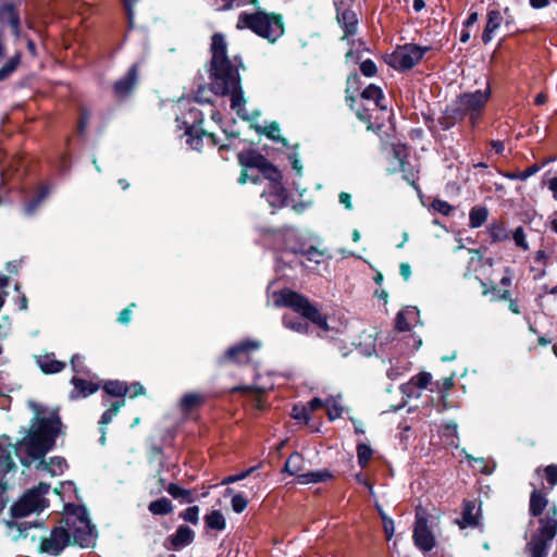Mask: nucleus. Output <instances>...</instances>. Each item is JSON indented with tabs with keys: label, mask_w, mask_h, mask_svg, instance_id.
Instances as JSON below:
<instances>
[{
	"label": "nucleus",
	"mask_w": 557,
	"mask_h": 557,
	"mask_svg": "<svg viewBox=\"0 0 557 557\" xmlns=\"http://www.w3.org/2000/svg\"><path fill=\"white\" fill-rule=\"evenodd\" d=\"M432 207L437 212L443 215H449L453 211V206H450L447 201L436 199L432 202Z\"/></svg>",
	"instance_id": "obj_57"
},
{
	"label": "nucleus",
	"mask_w": 557,
	"mask_h": 557,
	"mask_svg": "<svg viewBox=\"0 0 557 557\" xmlns=\"http://www.w3.org/2000/svg\"><path fill=\"white\" fill-rule=\"evenodd\" d=\"M137 81V64H133L126 75L114 85L115 95L120 98L127 96L134 88Z\"/></svg>",
	"instance_id": "obj_20"
},
{
	"label": "nucleus",
	"mask_w": 557,
	"mask_h": 557,
	"mask_svg": "<svg viewBox=\"0 0 557 557\" xmlns=\"http://www.w3.org/2000/svg\"><path fill=\"white\" fill-rule=\"evenodd\" d=\"M332 478V473L326 470L309 471L306 473L298 474L297 482L299 484L319 483L324 482Z\"/></svg>",
	"instance_id": "obj_31"
},
{
	"label": "nucleus",
	"mask_w": 557,
	"mask_h": 557,
	"mask_svg": "<svg viewBox=\"0 0 557 557\" xmlns=\"http://www.w3.org/2000/svg\"><path fill=\"white\" fill-rule=\"evenodd\" d=\"M338 200L347 210H352V202H351L350 194L342 191L338 195Z\"/></svg>",
	"instance_id": "obj_63"
},
{
	"label": "nucleus",
	"mask_w": 557,
	"mask_h": 557,
	"mask_svg": "<svg viewBox=\"0 0 557 557\" xmlns=\"http://www.w3.org/2000/svg\"><path fill=\"white\" fill-rule=\"evenodd\" d=\"M175 123L177 128L184 129L181 136H187L188 139H201L203 135L200 128L202 113L198 109H189L188 112L184 113L182 116H177Z\"/></svg>",
	"instance_id": "obj_12"
},
{
	"label": "nucleus",
	"mask_w": 557,
	"mask_h": 557,
	"mask_svg": "<svg viewBox=\"0 0 557 557\" xmlns=\"http://www.w3.org/2000/svg\"><path fill=\"white\" fill-rule=\"evenodd\" d=\"M237 28H248L270 42H275L284 34L282 16L260 9L253 13L242 12L237 20Z\"/></svg>",
	"instance_id": "obj_4"
},
{
	"label": "nucleus",
	"mask_w": 557,
	"mask_h": 557,
	"mask_svg": "<svg viewBox=\"0 0 557 557\" xmlns=\"http://www.w3.org/2000/svg\"><path fill=\"white\" fill-rule=\"evenodd\" d=\"M39 460L37 469L47 471L54 476L61 475L67 467L65 459L62 457H52L49 461H45L42 458Z\"/></svg>",
	"instance_id": "obj_26"
},
{
	"label": "nucleus",
	"mask_w": 557,
	"mask_h": 557,
	"mask_svg": "<svg viewBox=\"0 0 557 557\" xmlns=\"http://www.w3.org/2000/svg\"><path fill=\"white\" fill-rule=\"evenodd\" d=\"M300 255L304 256L307 261L320 264L324 253L313 246L308 248L305 246Z\"/></svg>",
	"instance_id": "obj_50"
},
{
	"label": "nucleus",
	"mask_w": 557,
	"mask_h": 557,
	"mask_svg": "<svg viewBox=\"0 0 557 557\" xmlns=\"http://www.w3.org/2000/svg\"><path fill=\"white\" fill-rule=\"evenodd\" d=\"M283 324L285 327L298 333H306L308 330V323L304 319L290 314L283 317Z\"/></svg>",
	"instance_id": "obj_41"
},
{
	"label": "nucleus",
	"mask_w": 557,
	"mask_h": 557,
	"mask_svg": "<svg viewBox=\"0 0 557 557\" xmlns=\"http://www.w3.org/2000/svg\"><path fill=\"white\" fill-rule=\"evenodd\" d=\"M338 22L344 30V39L348 40V44H354L349 38L357 34L358 17L352 10H344L338 16Z\"/></svg>",
	"instance_id": "obj_19"
},
{
	"label": "nucleus",
	"mask_w": 557,
	"mask_h": 557,
	"mask_svg": "<svg viewBox=\"0 0 557 557\" xmlns=\"http://www.w3.org/2000/svg\"><path fill=\"white\" fill-rule=\"evenodd\" d=\"M460 529L476 528L480 524V507L474 502L465 500L462 515L456 520Z\"/></svg>",
	"instance_id": "obj_18"
},
{
	"label": "nucleus",
	"mask_w": 557,
	"mask_h": 557,
	"mask_svg": "<svg viewBox=\"0 0 557 557\" xmlns=\"http://www.w3.org/2000/svg\"><path fill=\"white\" fill-rule=\"evenodd\" d=\"M128 388L124 382L121 381H108L103 385V398L102 404L107 406L110 401V397H114L115 400L124 399Z\"/></svg>",
	"instance_id": "obj_22"
},
{
	"label": "nucleus",
	"mask_w": 557,
	"mask_h": 557,
	"mask_svg": "<svg viewBox=\"0 0 557 557\" xmlns=\"http://www.w3.org/2000/svg\"><path fill=\"white\" fill-rule=\"evenodd\" d=\"M487 232L493 243L505 242L509 238V233L504 222H493L488 225Z\"/></svg>",
	"instance_id": "obj_35"
},
{
	"label": "nucleus",
	"mask_w": 557,
	"mask_h": 557,
	"mask_svg": "<svg viewBox=\"0 0 557 557\" xmlns=\"http://www.w3.org/2000/svg\"><path fill=\"white\" fill-rule=\"evenodd\" d=\"M432 380V375L429 372H421L418 375L413 376L411 382L418 386L419 388H425Z\"/></svg>",
	"instance_id": "obj_55"
},
{
	"label": "nucleus",
	"mask_w": 557,
	"mask_h": 557,
	"mask_svg": "<svg viewBox=\"0 0 557 557\" xmlns=\"http://www.w3.org/2000/svg\"><path fill=\"white\" fill-rule=\"evenodd\" d=\"M71 535L62 527L54 528L48 539L41 542V550L50 555H59L70 543Z\"/></svg>",
	"instance_id": "obj_14"
},
{
	"label": "nucleus",
	"mask_w": 557,
	"mask_h": 557,
	"mask_svg": "<svg viewBox=\"0 0 557 557\" xmlns=\"http://www.w3.org/2000/svg\"><path fill=\"white\" fill-rule=\"evenodd\" d=\"M414 545L422 552L428 553L435 546V537L428 527V519L424 510L418 508L413 529Z\"/></svg>",
	"instance_id": "obj_11"
},
{
	"label": "nucleus",
	"mask_w": 557,
	"mask_h": 557,
	"mask_svg": "<svg viewBox=\"0 0 557 557\" xmlns=\"http://www.w3.org/2000/svg\"><path fill=\"white\" fill-rule=\"evenodd\" d=\"M430 47H422L416 44L399 46L387 57V64L395 70L408 71L418 64Z\"/></svg>",
	"instance_id": "obj_9"
},
{
	"label": "nucleus",
	"mask_w": 557,
	"mask_h": 557,
	"mask_svg": "<svg viewBox=\"0 0 557 557\" xmlns=\"http://www.w3.org/2000/svg\"><path fill=\"white\" fill-rule=\"evenodd\" d=\"M490 97L488 86L484 90L462 94L456 100V109L460 114L468 115L474 124L481 117Z\"/></svg>",
	"instance_id": "obj_8"
},
{
	"label": "nucleus",
	"mask_w": 557,
	"mask_h": 557,
	"mask_svg": "<svg viewBox=\"0 0 557 557\" xmlns=\"http://www.w3.org/2000/svg\"><path fill=\"white\" fill-rule=\"evenodd\" d=\"M124 403H125L124 399L114 400L112 403H109L107 405V406H109V408L102 413V416L99 420L100 426L104 428V425L110 423L112 421L113 417H115L117 414L120 408L124 405Z\"/></svg>",
	"instance_id": "obj_42"
},
{
	"label": "nucleus",
	"mask_w": 557,
	"mask_h": 557,
	"mask_svg": "<svg viewBox=\"0 0 557 557\" xmlns=\"http://www.w3.org/2000/svg\"><path fill=\"white\" fill-rule=\"evenodd\" d=\"M503 23V15L498 10H490L487 12V21L482 34V41L486 45L492 41L495 32Z\"/></svg>",
	"instance_id": "obj_23"
},
{
	"label": "nucleus",
	"mask_w": 557,
	"mask_h": 557,
	"mask_svg": "<svg viewBox=\"0 0 557 557\" xmlns=\"http://www.w3.org/2000/svg\"><path fill=\"white\" fill-rule=\"evenodd\" d=\"M488 216V210L483 206H475L469 212V226L471 228H478L482 226Z\"/></svg>",
	"instance_id": "obj_33"
},
{
	"label": "nucleus",
	"mask_w": 557,
	"mask_h": 557,
	"mask_svg": "<svg viewBox=\"0 0 557 557\" xmlns=\"http://www.w3.org/2000/svg\"><path fill=\"white\" fill-rule=\"evenodd\" d=\"M273 301L276 307H288L300 313L302 318L312 321L322 330H327L326 318L320 313L318 308L313 306L308 298L293 292L283 289L273 294Z\"/></svg>",
	"instance_id": "obj_5"
},
{
	"label": "nucleus",
	"mask_w": 557,
	"mask_h": 557,
	"mask_svg": "<svg viewBox=\"0 0 557 557\" xmlns=\"http://www.w3.org/2000/svg\"><path fill=\"white\" fill-rule=\"evenodd\" d=\"M205 400V397L198 393H189L182 397L181 399V408L183 411L188 412L197 407H199Z\"/></svg>",
	"instance_id": "obj_39"
},
{
	"label": "nucleus",
	"mask_w": 557,
	"mask_h": 557,
	"mask_svg": "<svg viewBox=\"0 0 557 557\" xmlns=\"http://www.w3.org/2000/svg\"><path fill=\"white\" fill-rule=\"evenodd\" d=\"M302 469H304L302 456L298 453H293L287 458V460L284 465V471L290 475H296L298 478V474H301Z\"/></svg>",
	"instance_id": "obj_34"
},
{
	"label": "nucleus",
	"mask_w": 557,
	"mask_h": 557,
	"mask_svg": "<svg viewBox=\"0 0 557 557\" xmlns=\"http://www.w3.org/2000/svg\"><path fill=\"white\" fill-rule=\"evenodd\" d=\"M552 540L544 539L539 535H533L528 544V549L532 557H547L549 543Z\"/></svg>",
	"instance_id": "obj_27"
},
{
	"label": "nucleus",
	"mask_w": 557,
	"mask_h": 557,
	"mask_svg": "<svg viewBox=\"0 0 557 557\" xmlns=\"http://www.w3.org/2000/svg\"><path fill=\"white\" fill-rule=\"evenodd\" d=\"M373 455L372 448L367 444H358L357 446V458L358 463L361 468H366Z\"/></svg>",
	"instance_id": "obj_48"
},
{
	"label": "nucleus",
	"mask_w": 557,
	"mask_h": 557,
	"mask_svg": "<svg viewBox=\"0 0 557 557\" xmlns=\"http://www.w3.org/2000/svg\"><path fill=\"white\" fill-rule=\"evenodd\" d=\"M442 437L447 446L458 447L457 424L447 423L442 430Z\"/></svg>",
	"instance_id": "obj_43"
},
{
	"label": "nucleus",
	"mask_w": 557,
	"mask_h": 557,
	"mask_svg": "<svg viewBox=\"0 0 557 557\" xmlns=\"http://www.w3.org/2000/svg\"><path fill=\"white\" fill-rule=\"evenodd\" d=\"M10 24L16 38L21 37V20L14 5L3 4L0 7V61L4 57L5 48L2 41V30L5 24Z\"/></svg>",
	"instance_id": "obj_13"
},
{
	"label": "nucleus",
	"mask_w": 557,
	"mask_h": 557,
	"mask_svg": "<svg viewBox=\"0 0 557 557\" xmlns=\"http://www.w3.org/2000/svg\"><path fill=\"white\" fill-rule=\"evenodd\" d=\"M50 490L47 483H39L38 486L28 490L11 507V513L14 518H23L30 513L40 512L49 506L45 497Z\"/></svg>",
	"instance_id": "obj_7"
},
{
	"label": "nucleus",
	"mask_w": 557,
	"mask_h": 557,
	"mask_svg": "<svg viewBox=\"0 0 557 557\" xmlns=\"http://www.w3.org/2000/svg\"><path fill=\"white\" fill-rule=\"evenodd\" d=\"M360 72L367 77H372L376 73V65L370 59L364 60L360 64Z\"/></svg>",
	"instance_id": "obj_56"
},
{
	"label": "nucleus",
	"mask_w": 557,
	"mask_h": 557,
	"mask_svg": "<svg viewBox=\"0 0 557 557\" xmlns=\"http://www.w3.org/2000/svg\"><path fill=\"white\" fill-rule=\"evenodd\" d=\"M289 160H290L293 170L296 172V174L298 176H301L302 175V164H301L300 160L297 158L296 154H290Z\"/></svg>",
	"instance_id": "obj_64"
},
{
	"label": "nucleus",
	"mask_w": 557,
	"mask_h": 557,
	"mask_svg": "<svg viewBox=\"0 0 557 557\" xmlns=\"http://www.w3.org/2000/svg\"><path fill=\"white\" fill-rule=\"evenodd\" d=\"M50 189L48 186H40L36 196L25 202L23 207V213L27 216H32L36 213L40 205L48 198Z\"/></svg>",
	"instance_id": "obj_25"
},
{
	"label": "nucleus",
	"mask_w": 557,
	"mask_h": 557,
	"mask_svg": "<svg viewBox=\"0 0 557 557\" xmlns=\"http://www.w3.org/2000/svg\"><path fill=\"white\" fill-rule=\"evenodd\" d=\"M71 383L74 385V389L70 394L72 399L87 397L99 389L98 383L81 379L76 375L72 377Z\"/></svg>",
	"instance_id": "obj_21"
},
{
	"label": "nucleus",
	"mask_w": 557,
	"mask_h": 557,
	"mask_svg": "<svg viewBox=\"0 0 557 557\" xmlns=\"http://www.w3.org/2000/svg\"><path fill=\"white\" fill-rule=\"evenodd\" d=\"M135 307H136V305L132 304L127 308L123 309L119 314L117 321L121 324H127L132 319L133 308H135Z\"/></svg>",
	"instance_id": "obj_60"
},
{
	"label": "nucleus",
	"mask_w": 557,
	"mask_h": 557,
	"mask_svg": "<svg viewBox=\"0 0 557 557\" xmlns=\"http://www.w3.org/2000/svg\"><path fill=\"white\" fill-rule=\"evenodd\" d=\"M61 430V420L55 411L38 412L27 435L13 444L10 436H0V488L9 487L4 476L15 472L17 467L13 454L23 466L29 467L37 459L44 458L55 445V438Z\"/></svg>",
	"instance_id": "obj_1"
},
{
	"label": "nucleus",
	"mask_w": 557,
	"mask_h": 557,
	"mask_svg": "<svg viewBox=\"0 0 557 557\" xmlns=\"http://www.w3.org/2000/svg\"><path fill=\"white\" fill-rule=\"evenodd\" d=\"M126 11L128 28L133 29L136 26V12L135 7L138 0H121Z\"/></svg>",
	"instance_id": "obj_49"
},
{
	"label": "nucleus",
	"mask_w": 557,
	"mask_h": 557,
	"mask_svg": "<svg viewBox=\"0 0 557 557\" xmlns=\"http://www.w3.org/2000/svg\"><path fill=\"white\" fill-rule=\"evenodd\" d=\"M383 528L387 540H391L394 535V521L383 516Z\"/></svg>",
	"instance_id": "obj_61"
},
{
	"label": "nucleus",
	"mask_w": 557,
	"mask_h": 557,
	"mask_svg": "<svg viewBox=\"0 0 557 557\" xmlns=\"http://www.w3.org/2000/svg\"><path fill=\"white\" fill-rule=\"evenodd\" d=\"M554 160L555 158H550L548 160H545L542 164L534 163L522 171H516L513 173L507 174L506 176L510 180H517L522 182L527 181L529 177L535 175L544 165Z\"/></svg>",
	"instance_id": "obj_32"
},
{
	"label": "nucleus",
	"mask_w": 557,
	"mask_h": 557,
	"mask_svg": "<svg viewBox=\"0 0 557 557\" xmlns=\"http://www.w3.org/2000/svg\"><path fill=\"white\" fill-rule=\"evenodd\" d=\"M277 239L282 240L277 263L285 262L288 255H300L305 244L301 243L294 231H286L277 235Z\"/></svg>",
	"instance_id": "obj_15"
},
{
	"label": "nucleus",
	"mask_w": 557,
	"mask_h": 557,
	"mask_svg": "<svg viewBox=\"0 0 557 557\" xmlns=\"http://www.w3.org/2000/svg\"><path fill=\"white\" fill-rule=\"evenodd\" d=\"M84 359L85 358L78 354H76L72 357L71 366L75 373H77V374H86L87 373L86 367L84 364Z\"/></svg>",
	"instance_id": "obj_54"
},
{
	"label": "nucleus",
	"mask_w": 557,
	"mask_h": 557,
	"mask_svg": "<svg viewBox=\"0 0 557 557\" xmlns=\"http://www.w3.org/2000/svg\"><path fill=\"white\" fill-rule=\"evenodd\" d=\"M545 476L550 486L557 484V465H549L544 468Z\"/></svg>",
	"instance_id": "obj_58"
},
{
	"label": "nucleus",
	"mask_w": 557,
	"mask_h": 557,
	"mask_svg": "<svg viewBox=\"0 0 557 557\" xmlns=\"http://www.w3.org/2000/svg\"><path fill=\"white\" fill-rule=\"evenodd\" d=\"M205 522L209 529L216 531H223L226 527L224 516L220 510H213L210 513L206 515Z\"/></svg>",
	"instance_id": "obj_37"
},
{
	"label": "nucleus",
	"mask_w": 557,
	"mask_h": 557,
	"mask_svg": "<svg viewBox=\"0 0 557 557\" xmlns=\"http://www.w3.org/2000/svg\"><path fill=\"white\" fill-rule=\"evenodd\" d=\"M226 41L222 34H214L211 41V62H210V86L211 91L215 95L231 96V108L245 120L249 116L245 109V98L240 85V76L238 66H242V61L238 64H233L226 54Z\"/></svg>",
	"instance_id": "obj_2"
},
{
	"label": "nucleus",
	"mask_w": 557,
	"mask_h": 557,
	"mask_svg": "<svg viewBox=\"0 0 557 557\" xmlns=\"http://www.w3.org/2000/svg\"><path fill=\"white\" fill-rule=\"evenodd\" d=\"M547 504L548 500L546 496L543 493L539 492L536 488H534L530 495V515L533 517L541 516Z\"/></svg>",
	"instance_id": "obj_28"
},
{
	"label": "nucleus",
	"mask_w": 557,
	"mask_h": 557,
	"mask_svg": "<svg viewBox=\"0 0 557 557\" xmlns=\"http://www.w3.org/2000/svg\"><path fill=\"white\" fill-rule=\"evenodd\" d=\"M363 99L372 100L377 108H383L381 101L384 96L380 87L375 85H369L361 94Z\"/></svg>",
	"instance_id": "obj_44"
},
{
	"label": "nucleus",
	"mask_w": 557,
	"mask_h": 557,
	"mask_svg": "<svg viewBox=\"0 0 557 557\" xmlns=\"http://www.w3.org/2000/svg\"><path fill=\"white\" fill-rule=\"evenodd\" d=\"M260 379H261V376L258 374L256 377V382L252 385L238 386V387L234 388V391H243V392L253 391V392H257L258 394H263L273 388L272 383H259Z\"/></svg>",
	"instance_id": "obj_46"
},
{
	"label": "nucleus",
	"mask_w": 557,
	"mask_h": 557,
	"mask_svg": "<svg viewBox=\"0 0 557 557\" xmlns=\"http://www.w3.org/2000/svg\"><path fill=\"white\" fill-rule=\"evenodd\" d=\"M382 153L389 163V172H410V164L408 161L409 148L406 144H403L401 141H385L382 146Z\"/></svg>",
	"instance_id": "obj_10"
},
{
	"label": "nucleus",
	"mask_w": 557,
	"mask_h": 557,
	"mask_svg": "<svg viewBox=\"0 0 557 557\" xmlns=\"http://www.w3.org/2000/svg\"><path fill=\"white\" fill-rule=\"evenodd\" d=\"M260 347V342L256 339H247L227 349L225 358L237 363H245L249 361L250 352L258 350Z\"/></svg>",
	"instance_id": "obj_16"
},
{
	"label": "nucleus",
	"mask_w": 557,
	"mask_h": 557,
	"mask_svg": "<svg viewBox=\"0 0 557 557\" xmlns=\"http://www.w3.org/2000/svg\"><path fill=\"white\" fill-rule=\"evenodd\" d=\"M493 297L492 300H508L510 298V292L508 289L498 290L495 287H492Z\"/></svg>",
	"instance_id": "obj_62"
},
{
	"label": "nucleus",
	"mask_w": 557,
	"mask_h": 557,
	"mask_svg": "<svg viewBox=\"0 0 557 557\" xmlns=\"http://www.w3.org/2000/svg\"><path fill=\"white\" fill-rule=\"evenodd\" d=\"M37 364L44 373L51 374L62 371L64 362L55 360L52 355L40 356L37 358Z\"/></svg>",
	"instance_id": "obj_29"
},
{
	"label": "nucleus",
	"mask_w": 557,
	"mask_h": 557,
	"mask_svg": "<svg viewBox=\"0 0 557 557\" xmlns=\"http://www.w3.org/2000/svg\"><path fill=\"white\" fill-rule=\"evenodd\" d=\"M20 62H21V52H16L0 69V81L8 78L16 70Z\"/></svg>",
	"instance_id": "obj_45"
},
{
	"label": "nucleus",
	"mask_w": 557,
	"mask_h": 557,
	"mask_svg": "<svg viewBox=\"0 0 557 557\" xmlns=\"http://www.w3.org/2000/svg\"><path fill=\"white\" fill-rule=\"evenodd\" d=\"M180 517L187 522L197 524L199 521V507L191 506L180 513Z\"/></svg>",
	"instance_id": "obj_53"
},
{
	"label": "nucleus",
	"mask_w": 557,
	"mask_h": 557,
	"mask_svg": "<svg viewBox=\"0 0 557 557\" xmlns=\"http://www.w3.org/2000/svg\"><path fill=\"white\" fill-rule=\"evenodd\" d=\"M67 532L73 542L81 547H90L96 540L95 527L90 523L88 513L83 506H73V511L66 518Z\"/></svg>",
	"instance_id": "obj_6"
},
{
	"label": "nucleus",
	"mask_w": 557,
	"mask_h": 557,
	"mask_svg": "<svg viewBox=\"0 0 557 557\" xmlns=\"http://www.w3.org/2000/svg\"><path fill=\"white\" fill-rule=\"evenodd\" d=\"M148 509L152 515L163 516V515H168V513L172 512L173 505L170 499H168L165 497H161V498L150 503L148 506Z\"/></svg>",
	"instance_id": "obj_38"
},
{
	"label": "nucleus",
	"mask_w": 557,
	"mask_h": 557,
	"mask_svg": "<svg viewBox=\"0 0 557 557\" xmlns=\"http://www.w3.org/2000/svg\"><path fill=\"white\" fill-rule=\"evenodd\" d=\"M512 239L517 247L521 248L522 250L527 251L529 250V244L525 238V233L522 226H518L513 233H512Z\"/></svg>",
	"instance_id": "obj_52"
},
{
	"label": "nucleus",
	"mask_w": 557,
	"mask_h": 557,
	"mask_svg": "<svg viewBox=\"0 0 557 557\" xmlns=\"http://www.w3.org/2000/svg\"><path fill=\"white\" fill-rule=\"evenodd\" d=\"M224 5L223 9L228 10L233 7H242V5H248V4H257L258 0H223Z\"/></svg>",
	"instance_id": "obj_59"
},
{
	"label": "nucleus",
	"mask_w": 557,
	"mask_h": 557,
	"mask_svg": "<svg viewBox=\"0 0 557 557\" xmlns=\"http://www.w3.org/2000/svg\"><path fill=\"white\" fill-rule=\"evenodd\" d=\"M195 539V532L187 525H180L169 540L174 549H181L189 545Z\"/></svg>",
	"instance_id": "obj_24"
},
{
	"label": "nucleus",
	"mask_w": 557,
	"mask_h": 557,
	"mask_svg": "<svg viewBox=\"0 0 557 557\" xmlns=\"http://www.w3.org/2000/svg\"><path fill=\"white\" fill-rule=\"evenodd\" d=\"M247 505L248 500L243 494L237 493L233 495L231 506L234 512L242 513L247 508Z\"/></svg>",
	"instance_id": "obj_51"
},
{
	"label": "nucleus",
	"mask_w": 557,
	"mask_h": 557,
	"mask_svg": "<svg viewBox=\"0 0 557 557\" xmlns=\"http://www.w3.org/2000/svg\"><path fill=\"white\" fill-rule=\"evenodd\" d=\"M418 315V310L414 307H408L399 311L396 315L395 325L400 332L408 331L410 329L411 321Z\"/></svg>",
	"instance_id": "obj_30"
},
{
	"label": "nucleus",
	"mask_w": 557,
	"mask_h": 557,
	"mask_svg": "<svg viewBox=\"0 0 557 557\" xmlns=\"http://www.w3.org/2000/svg\"><path fill=\"white\" fill-rule=\"evenodd\" d=\"M237 156L242 166L259 170L264 178L270 182L268 189L262 193L261 197L265 198L274 209L284 207L287 200V191L282 184L283 175L281 171L257 151H242Z\"/></svg>",
	"instance_id": "obj_3"
},
{
	"label": "nucleus",
	"mask_w": 557,
	"mask_h": 557,
	"mask_svg": "<svg viewBox=\"0 0 557 557\" xmlns=\"http://www.w3.org/2000/svg\"><path fill=\"white\" fill-rule=\"evenodd\" d=\"M253 127L259 136H265L271 140L283 139L280 134V125L276 122H271L267 125L255 124Z\"/></svg>",
	"instance_id": "obj_36"
},
{
	"label": "nucleus",
	"mask_w": 557,
	"mask_h": 557,
	"mask_svg": "<svg viewBox=\"0 0 557 557\" xmlns=\"http://www.w3.org/2000/svg\"><path fill=\"white\" fill-rule=\"evenodd\" d=\"M325 407L327 410V416L330 420H335L339 418L343 413V407L339 400L335 397H330L325 401Z\"/></svg>",
	"instance_id": "obj_47"
},
{
	"label": "nucleus",
	"mask_w": 557,
	"mask_h": 557,
	"mask_svg": "<svg viewBox=\"0 0 557 557\" xmlns=\"http://www.w3.org/2000/svg\"><path fill=\"white\" fill-rule=\"evenodd\" d=\"M539 523L540 528L535 535L553 541L557 533V508L555 506L549 508Z\"/></svg>",
	"instance_id": "obj_17"
},
{
	"label": "nucleus",
	"mask_w": 557,
	"mask_h": 557,
	"mask_svg": "<svg viewBox=\"0 0 557 557\" xmlns=\"http://www.w3.org/2000/svg\"><path fill=\"white\" fill-rule=\"evenodd\" d=\"M168 493L175 499H180L183 503H193L194 497L190 490L181 487L175 483L169 484L166 487Z\"/></svg>",
	"instance_id": "obj_40"
}]
</instances>
